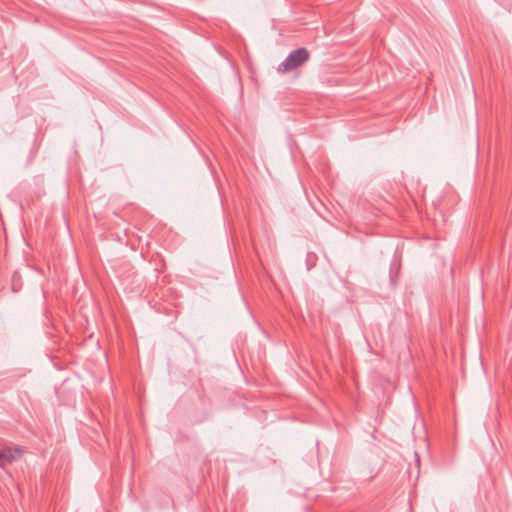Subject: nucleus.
<instances>
[{
	"label": "nucleus",
	"instance_id": "f257e3e1",
	"mask_svg": "<svg viewBox=\"0 0 512 512\" xmlns=\"http://www.w3.org/2000/svg\"><path fill=\"white\" fill-rule=\"evenodd\" d=\"M309 59V51L304 47L298 48L288 54L284 61L278 65L277 71L282 74L291 72L302 67Z\"/></svg>",
	"mask_w": 512,
	"mask_h": 512
},
{
	"label": "nucleus",
	"instance_id": "f03ea898",
	"mask_svg": "<svg viewBox=\"0 0 512 512\" xmlns=\"http://www.w3.org/2000/svg\"><path fill=\"white\" fill-rule=\"evenodd\" d=\"M21 451L19 449L12 448H0V467H5L15 461L20 456Z\"/></svg>",
	"mask_w": 512,
	"mask_h": 512
}]
</instances>
